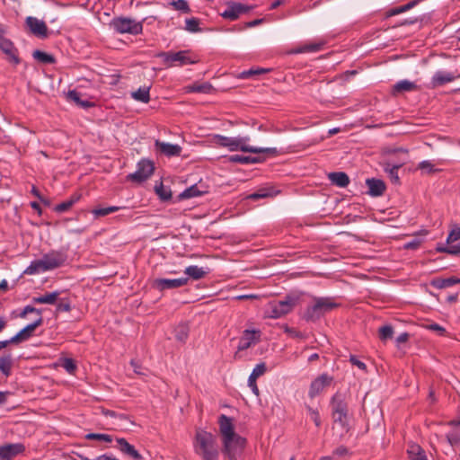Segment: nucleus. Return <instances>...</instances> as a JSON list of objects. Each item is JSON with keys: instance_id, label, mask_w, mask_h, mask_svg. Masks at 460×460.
I'll list each match as a JSON object with an SVG mask.
<instances>
[{"instance_id": "obj_10", "label": "nucleus", "mask_w": 460, "mask_h": 460, "mask_svg": "<svg viewBox=\"0 0 460 460\" xmlns=\"http://www.w3.org/2000/svg\"><path fill=\"white\" fill-rule=\"evenodd\" d=\"M300 296L298 295L288 296L284 300L270 304V311L267 312V317L277 319L284 316L292 311L297 305Z\"/></svg>"}, {"instance_id": "obj_48", "label": "nucleus", "mask_w": 460, "mask_h": 460, "mask_svg": "<svg viewBox=\"0 0 460 460\" xmlns=\"http://www.w3.org/2000/svg\"><path fill=\"white\" fill-rule=\"evenodd\" d=\"M460 239V227L455 226L449 233L447 242V243H452Z\"/></svg>"}, {"instance_id": "obj_22", "label": "nucleus", "mask_w": 460, "mask_h": 460, "mask_svg": "<svg viewBox=\"0 0 460 460\" xmlns=\"http://www.w3.org/2000/svg\"><path fill=\"white\" fill-rule=\"evenodd\" d=\"M208 192L207 187L201 184H193L190 187L184 190L179 195V199H189L196 197H200Z\"/></svg>"}, {"instance_id": "obj_14", "label": "nucleus", "mask_w": 460, "mask_h": 460, "mask_svg": "<svg viewBox=\"0 0 460 460\" xmlns=\"http://www.w3.org/2000/svg\"><path fill=\"white\" fill-rule=\"evenodd\" d=\"M25 22L33 35L41 39L47 38L48 27L43 21L39 20L36 17L28 16Z\"/></svg>"}, {"instance_id": "obj_54", "label": "nucleus", "mask_w": 460, "mask_h": 460, "mask_svg": "<svg viewBox=\"0 0 460 460\" xmlns=\"http://www.w3.org/2000/svg\"><path fill=\"white\" fill-rule=\"evenodd\" d=\"M407 12L404 5L395 7L387 12V16H394Z\"/></svg>"}, {"instance_id": "obj_20", "label": "nucleus", "mask_w": 460, "mask_h": 460, "mask_svg": "<svg viewBox=\"0 0 460 460\" xmlns=\"http://www.w3.org/2000/svg\"><path fill=\"white\" fill-rule=\"evenodd\" d=\"M116 441L118 444L117 448L123 455L128 456L135 460L141 459V455L138 453V451L134 447V446L129 444L125 438H117Z\"/></svg>"}, {"instance_id": "obj_44", "label": "nucleus", "mask_w": 460, "mask_h": 460, "mask_svg": "<svg viewBox=\"0 0 460 460\" xmlns=\"http://www.w3.org/2000/svg\"><path fill=\"white\" fill-rule=\"evenodd\" d=\"M305 408H306L307 414H308L309 418L314 422L316 427H320L322 421H321V417H320V413H319L318 410L314 409L313 407H311L309 405H306Z\"/></svg>"}, {"instance_id": "obj_36", "label": "nucleus", "mask_w": 460, "mask_h": 460, "mask_svg": "<svg viewBox=\"0 0 460 460\" xmlns=\"http://www.w3.org/2000/svg\"><path fill=\"white\" fill-rule=\"evenodd\" d=\"M120 208H121L120 207H117V206H110V207H106V208H96L92 210V214L95 217H105L111 213L117 212Z\"/></svg>"}, {"instance_id": "obj_62", "label": "nucleus", "mask_w": 460, "mask_h": 460, "mask_svg": "<svg viewBox=\"0 0 460 460\" xmlns=\"http://www.w3.org/2000/svg\"><path fill=\"white\" fill-rule=\"evenodd\" d=\"M408 333L406 332H403V333H401L397 338H396V341L397 343H403V342H406L407 340H408Z\"/></svg>"}, {"instance_id": "obj_42", "label": "nucleus", "mask_w": 460, "mask_h": 460, "mask_svg": "<svg viewBox=\"0 0 460 460\" xmlns=\"http://www.w3.org/2000/svg\"><path fill=\"white\" fill-rule=\"evenodd\" d=\"M185 30L190 32H198L200 31L199 22L197 18H189L185 21Z\"/></svg>"}, {"instance_id": "obj_18", "label": "nucleus", "mask_w": 460, "mask_h": 460, "mask_svg": "<svg viewBox=\"0 0 460 460\" xmlns=\"http://www.w3.org/2000/svg\"><path fill=\"white\" fill-rule=\"evenodd\" d=\"M266 372V365L265 363L257 364L252 369L249 378H248V386L251 388L252 392L255 395H259V388L256 385V380L258 377L262 376Z\"/></svg>"}, {"instance_id": "obj_11", "label": "nucleus", "mask_w": 460, "mask_h": 460, "mask_svg": "<svg viewBox=\"0 0 460 460\" xmlns=\"http://www.w3.org/2000/svg\"><path fill=\"white\" fill-rule=\"evenodd\" d=\"M154 169V164L151 161L142 159L137 163V170L128 175V179L134 182H143L153 174Z\"/></svg>"}, {"instance_id": "obj_56", "label": "nucleus", "mask_w": 460, "mask_h": 460, "mask_svg": "<svg viewBox=\"0 0 460 460\" xmlns=\"http://www.w3.org/2000/svg\"><path fill=\"white\" fill-rule=\"evenodd\" d=\"M348 453H349V451H348L347 447L341 446L333 451V456L341 457V456H346Z\"/></svg>"}, {"instance_id": "obj_33", "label": "nucleus", "mask_w": 460, "mask_h": 460, "mask_svg": "<svg viewBox=\"0 0 460 460\" xmlns=\"http://www.w3.org/2000/svg\"><path fill=\"white\" fill-rule=\"evenodd\" d=\"M131 97L137 102L147 103L150 101L149 87H140L131 93Z\"/></svg>"}, {"instance_id": "obj_35", "label": "nucleus", "mask_w": 460, "mask_h": 460, "mask_svg": "<svg viewBox=\"0 0 460 460\" xmlns=\"http://www.w3.org/2000/svg\"><path fill=\"white\" fill-rule=\"evenodd\" d=\"M155 190L160 199L164 201H167L172 198L171 190L168 187H165L162 182H160L158 185H155Z\"/></svg>"}, {"instance_id": "obj_1", "label": "nucleus", "mask_w": 460, "mask_h": 460, "mask_svg": "<svg viewBox=\"0 0 460 460\" xmlns=\"http://www.w3.org/2000/svg\"><path fill=\"white\" fill-rule=\"evenodd\" d=\"M218 429L225 455L229 460H236L244 448L245 439L235 432L234 420L225 414L218 417Z\"/></svg>"}, {"instance_id": "obj_47", "label": "nucleus", "mask_w": 460, "mask_h": 460, "mask_svg": "<svg viewBox=\"0 0 460 460\" xmlns=\"http://www.w3.org/2000/svg\"><path fill=\"white\" fill-rule=\"evenodd\" d=\"M393 334L394 331L390 325H385L379 329V337L383 341L392 338Z\"/></svg>"}, {"instance_id": "obj_16", "label": "nucleus", "mask_w": 460, "mask_h": 460, "mask_svg": "<svg viewBox=\"0 0 460 460\" xmlns=\"http://www.w3.org/2000/svg\"><path fill=\"white\" fill-rule=\"evenodd\" d=\"M332 381V378L326 374H323L320 376H318L317 378H315L311 383L309 393H308L309 396L311 398H314L316 395H318L325 387L330 385Z\"/></svg>"}, {"instance_id": "obj_57", "label": "nucleus", "mask_w": 460, "mask_h": 460, "mask_svg": "<svg viewBox=\"0 0 460 460\" xmlns=\"http://www.w3.org/2000/svg\"><path fill=\"white\" fill-rule=\"evenodd\" d=\"M282 328H283V330H284V332L286 333H288V335H290L292 337H301V334L298 332H296V330L288 327L287 324H284L282 326Z\"/></svg>"}, {"instance_id": "obj_39", "label": "nucleus", "mask_w": 460, "mask_h": 460, "mask_svg": "<svg viewBox=\"0 0 460 460\" xmlns=\"http://www.w3.org/2000/svg\"><path fill=\"white\" fill-rule=\"evenodd\" d=\"M12 367V358L10 356L1 357L0 358V371L8 376L11 371Z\"/></svg>"}, {"instance_id": "obj_21", "label": "nucleus", "mask_w": 460, "mask_h": 460, "mask_svg": "<svg viewBox=\"0 0 460 460\" xmlns=\"http://www.w3.org/2000/svg\"><path fill=\"white\" fill-rule=\"evenodd\" d=\"M368 188V194L372 197L381 196L385 190V184L380 179L371 178L366 180Z\"/></svg>"}, {"instance_id": "obj_5", "label": "nucleus", "mask_w": 460, "mask_h": 460, "mask_svg": "<svg viewBox=\"0 0 460 460\" xmlns=\"http://www.w3.org/2000/svg\"><path fill=\"white\" fill-rule=\"evenodd\" d=\"M331 410L333 421L343 429L348 428L349 410L346 402V394L337 392L331 399Z\"/></svg>"}, {"instance_id": "obj_8", "label": "nucleus", "mask_w": 460, "mask_h": 460, "mask_svg": "<svg viewBox=\"0 0 460 460\" xmlns=\"http://www.w3.org/2000/svg\"><path fill=\"white\" fill-rule=\"evenodd\" d=\"M156 57L163 59V62L168 67L182 66L189 64L198 63V58L191 55L190 50H180L178 52L167 51L159 52Z\"/></svg>"}, {"instance_id": "obj_41", "label": "nucleus", "mask_w": 460, "mask_h": 460, "mask_svg": "<svg viewBox=\"0 0 460 460\" xmlns=\"http://www.w3.org/2000/svg\"><path fill=\"white\" fill-rule=\"evenodd\" d=\"M85 438L90 440H100L107 443L112 441V437L104 433H88L85 435Z\"/></svg>"}, {"instance_id": "obj_25", "label": "nucleus", "mask_w": 460, "mask_h": 460, "mask_svg": "<svg viewBox=\"0 0 460 460\" xmlns=\"http://www.w3.org/2000/svg\"><path fill=\"white\" fill-rule=\"evenodd\" d=\"M0 49H2L8 57L9 59L14 64H19L20 59L17 57V50L13 44L6 39H0Z\"/></svg>"}, {"instance_id": "obj_64", "label": "nucleus", "mask_w": 460, "mask_h": 460, "mask_svg": "<svg viewBox=\"0 0 460 460\" xmlns=\"http://www.w3.org/2000/svg\"><path fill=\"white\" fill-rule=\"evenodd\" d=\"M102 414L115 419V417L118 415V412L111 410H102Z\"/></svg>"}, {"instance_id": "obj_24", "label": "nucleus", "mask_w": 460, "mask_h": 460, "mask_svg": "<svg viewBox=\"0 0 460 460\" xmlns=\"http://www.w3.org/2000/svg\"><path fill=\"white\" fill-rule=\"evenodd\" d=\"M433 288H449L455 285H460V278L450 276L447 278H434L430 281Z\"/></svg>"}, {"instance_id": "obj_3", "label": "nucleus", "mask_w": 460, "mask_h": 460, "mask_svg": "<svg viewBox=\"0 0 460 460\" xmlns=\"http://www.w3.org/2000/svg\"><path fill=\"white\" fill-rule=\"evenodd\" d=\"M250 137H226L222 135L215 136V143L220 146L228 148L231 152L242 151L252 154L267 153L275 155L277 148L275 147H256L249 145Z\"/></svg>"}, {"instance_id": "obj_49", "label": "nucleus", "mask_w": 460, "mask_h": 460, "mask_svg": "<svg viewBox=\"0 0 460 460\" xmlns=\"http://www.w3.org/2000/svg\"><path fill=\"white\" fill-rule=\"evenodd\" d=\"M62 367L69 374H73L76 369V366L72 358H65L62 362Z\"/></svg>"}, {"instance_id": "obj_29", "label": "nucleus", "mask_w": 460, "mask_h": 460, "mask_svg": "<svg viewBox=\"0 0 460 460\" xmlns=\"http://www.w3.org/2000/svg\"><path fill=\"white\" fill-rule=\"evenodd\" d=\"M66 99L75 102L76 105L87 109L93 106V103L87 100H81V94L76 90H69L66 93Z\"/></svg>"}, {"instance_id": "obj_19", "label": "nucleus", "mask_w": 460, "mask_h": 460, "mask_svg": "<svg viewBox=\"0 0 460 460\" xmlns=\"http://www.w3.org/2000/svg\"><path fill=\"white\" fill-rule=\"evenodd\" d=\"M155 146L163 155L168 157L179 156L181 152V147L177 144H171L156 140Z\"/></svg>"}, {"instance_id": "obj_43", "label": "nucleus", "mask_w": 460, "mask_h": 460, "mask_svg": "<svg viewBox=\"0 0 460 460\" xmlns=\"http://www.w3.org/2000/svg\"><path fill=\"white\" fill-rule=\"evenodd\" d=\"M171 4L177 11H181L184 13H189L190 12L189 4L186 0H172Z\"/></svg>"}, {"instance_id": "obj_60", "label": "nucleus", "mask_w": 460, "mask_h": 460, "mask_svg": "<svg viewBox=\"0 0 460 460\" xmlns=\"http://www.w3.org/2000/svg\"><path fill=\"white\" fill-rule=\"evenodd\" d=\"M419 245H420V242H419V241H417V240H412V241H411V242L406 243L404 244V247H405L406 249H411V250H413V249L418 248V247H419Z\"/></svg>"}, {"instance_id": "obj_34", "label": "nucleus", "mask_w": 460, "mask_h": 460, "mask_svg": "<svg viewBox=\"0 0 460 460\" xmlns=\"http://www.w3.org/2000/svg\"><path fill=\"white\" fill-rule=\"evenodd\" d=\"M32 57L34 59L42 64H54L56 61L55 58L52 55L39 49L33 51Z\"/></svg>"}, {"instance_id": "obj_45", "label": "nucleus", "mask_w": 460, "mask_h": 460, "mask_svg": "<svg viewBox=\"0 0 460 460\" xmlns=\"http://www.w3.org/2000/svg\"><path fill=\"white\" fill-rule=\"evenodd\" d=\"M212 85L208 83H204L200 84H193L190 86V91L193 93H208L211 91Z\"/></svg>"}, {"instance_id": "obj_12", "label": "nucleus", "mask_w": 460, "mask_h": 460, "mask_svg": "<svg viewBox=\"0 0 460 460\" xmlns=\"http://www.w3.org/2000/svg\"><path fill=\"white\" fill-rule=\"evenodd\" d=\"M261 339V331L260 330H245L243 332V335L239 341V344L237 347V351L234 354V358H240V352L247 349L251 346L257 344Z\"/></svg>"}, {"instance_id": "obj_13", "label": "nucleus", "mask_w": 460, "mask_h": 460, "mask_svg": "<svg viewBox=\"0 0 460 460\" xmlns=\"http://www.w3.org/2000/svg\"><path fill=\"white\" fill-rule=\"evenodd\" d=\"M252 9V5H247L241 3H230L221 15L225 19L235 21L241 14L248 13Z\"/></svg>"}, {"instance_id": "obj_58", "label": "nucleus", "mask_w": 460, "mask_h": 460, "mask_svg": "<svg viewBox=\"0 0 460 460\" xmlns=\"http://www.w3.org/2000/svg\"><path fill=\"white\" fill-rule=\"evenodd\" d=\"M427 329L438 332L441 335H443L445 333V329L437 323H432V324L427 325Z\"/></svg>"}, {"instance_id": "obj_46", "label": "nucleus", "mask_w": 460, "mask_h": 460, "mask_svg": "<svg viewBox=\"0 0 460 460\" xmlns=\"http://www.w3.org/2000/svg\"><path fill=\"white\" fill-rule=\"evenodd\" d=\"M273 194L270 190L262 189L259 190L258 191H255L248 196V199L252 200H257L259 199H264L268 197H272Z\"/></svg>"}, {"instance_id": "obj_55", "label": "nucleus", "mask_w": 460, "mask_h": 460, "mask_svg": "<svg viewBox=\"0 0 460 460\" xmlns=\"http://www.w3.org/2000/svg\"><path fill=\"white\" fill-rule=\"evenodd\" d=\"M57 310L58 312H68L70 310V303L68 301H61L58 304Z\"/></svg>"}, {"instance_id": "obj_28", "label": "nucleus", "mask_w": 460, "mask_h": 460, "mask_svg": "<svg viewBox=\"0 0 460 460\" xmlns=\"http://www.w3.org/2000/svg\"><path fill=\"white\" fill-rule=\"evenodd\" d=\"M402 164H394L390 162H386L384 164V170L388 174L391 181L394 184H399L400 183V178L398 175V170L402 167Z\"/></svg>"}, {"instance_id": "obj_63", "label": "nucleus", "mask_w": 460, "mask_h": 460, "mask_svg": "<svg viewBox=\"0 0 460 460\" xmlns=\"http://www.w3.org/2000/svg\"><path fill=\"white\" fill-rule=\"evenodd\" d=\"M17 341H13V337L10 340L0 341V350L5 347H7L10 343H16Z\"/></svg>"}, {"instance_id": "obj_7", "label": "nucleus", "mask_w": 460, "mask_h": 460, "mask_svg": "<svg viewBox=\"0 0 460 460\" xmlns=\"http://www.w3.org/2000/svg\"><path fill=\"white\" fill-rule=\"evenodd\" d=\"M340 305L332 297H316L314 303L307 307L305 317L306 320H316Z\"/></svg>"}, {"instance_id": "obj_23", "label": "nucleus", "mask_w": 460, "mask_h": 460, "mask_svg": "<svg viewBox=\"0 0 460 460\" xmlns=\"http://www.w3.org/2000/svg\"><path fill=\"white\" fill-rule=\"evenodd\" d=\"M456 76L450 72L437 71L432 76L431 84L433 87H438L453 82Z\"/></svg>"}, {"instance_id": "obj_52", "label": "nucleus", "mask_w": 460, "mask_h": 460, "mask_svg": "<svg viewBox=\"0 0 460 460\" xmlns=\"http://www.w3.org/2000/svg\"><path fill=\"white\" fill-rule=\"evenodd\" d=\"M440 252H446L450 254H458L460 253V243L457 244L450 245L447 248H438Z\"/></svg>"}, {"instance_id": "obj_31", "label": "nucleus", "mask_w": 460, "mask_h": 460, "mask_svg": "<svg viewBox=\"0 0 460 460\" xmlns=\"http://www.w3.org/2000/svg\"><path fill=\"white\" fill-rule=\"evenodd\" d=\"M229 161L232 163H237L241 164H250L261 163V159L257 156L233 155L229 157Z\"/></svg>"}, {"instance_id": "obj_17", "label": "nucleus", "mask_w": 460, "mask_h": 460, "mask_svg": "<svg viewBox=\"0 0 460 460\" xmlns=\"http://www.w3.org/2000/svg\"><path fill=\"white\" fill-rule=\"evenodd\" d=\"M42 316L36 317L31 323L26 325L18 333H16L13 337V341L20 342L28 340L32 335L35 329L42 323Z\"/></svg>"}, {"instance_id": "obj_6", "label": "nucleus", "mask_w": 460, "mask_h": 460, "mask_svg": "<svg viewBox=\"0 0 460 460\" xmlns=\"http://www.w3.org/2000/svg\"><path fill=\"white\" fill-rule=\"evenodd\" d=\"M185 274L188 278L179 279H158L155 280V285L158 288H178L188 284V279H200L206 275V271L201 267L196 265L189 266L185 269Z\"/></svg>"}, {"instance_id": "obj_51", "label": "nucleus", "mask_w": 460, "mask_h": 460, "mask_svg": "<svg viewBox=\"0 0 460 460\" xmlns=\"http://www.w3.org/2000/svg\"><path fill=\"white\" fill-rule=\"evenodd\" d=\"M269 71H270V69H264V68L252 69V68L247 71H243L242 73V75L243 78H248L253 75H260V74L267 73Z\"/></svg>"}, {"instance_id": "obj_37", "label": "nucleus", "mask_w": 460, "mask_h": 460, "mask_svg": "<svg viewBox=\"0 0 460 460\" xmlns=\"http://www.w3.org/2000/svg\"><path fill=\"white\" fill-rule=\"evenodd\" d=\"M58 293L52 292L44 296H40L37 297H33L32 301L37 304H48L52 305L56 302L58 298Z\"/></svg>"}, {"instance_id": "obj_26", "label": "nucleus", "mask_w": 460, "mask_h": 460, "mask_svg": "<svg viewBox=\"0 0 460 460\" xmlns=\"http://www.w3.org/2000/svg\"><path fill=\"white\" fill-rule=\"evenodd\" d=\"M330 181L340 188H345L349 183V178L347 173L343 172H334L328 174Z\"/></svg>"}, {"instance_id": "obj_53", "label": "nucleus", "mask_w": 460, "mask_h": 460, "mask_svg": "<svg viewBox=\"0 0 460 460\" xmlns=\"http://www.w3.org/2000/svg\"><path fill=\"white\" fill-rule=\"evenodd\" d=\"M419 168L421 170H426L429 172H435L434 165L428 160L422 161L419 164Z\"/></svg>"}, {"instance_id": "obj_2", "label": "nucleus", "mask_w": 460, "mask_h": 460, "mask_svg": "<svg viewBox=\"0 0 460 460\" xmlns=\"http://www.w3.org/2000/svg\"><path fill=\"white\" fill-rule=\"evenodd\" d=\"M193 450L202 460H219L217 438L211 432L198 429L193 438Z\"/></svg>"}, {"instance_id": "obj_9", "label": "nucleus", "mask_w": 460, "mask_h": 460, "mask_svg": "<svg viewBox=\"0 0 460 460\" xmlns=\"http://www.w3.org/2000/svg\"><path fill=\"white\" fill-rule=\"evenodd\" d=\"M110 26L119 34L138 35L143 31L142 22L128 17H115L111 20Z\"/></svg>"}, {"instance_id": "obj_61", "label": "nucleus", "mask_w": 460, "mask_h": 460, "mask_svg": "<svg viewBox=\"0 0 460 460\" xmlns=\"http://www.w3.org/2000/svg\"><path fill=\"white\" fill-rule=\"evenodd\" d=\"M116 420H119L120 422H128L132 424V421L129 420L128 417L122 413H118L117 417H115Z\"/></svg>"}, {"instance_id": "obj_4", "label": "nucleus", "mask_w": 460, "mask_h": 460, "mask_svg": "<svg viewBox=\"0 0 460 460\" xmlns=\"http://www.w3.org/2000/svg\"><path fill=\"white\" fill-rule=\"evenodd\" d=\"M66 261L64 252L58 251H51L44 254L40 259L32 261L28 268L24 270L27 274L42 273L61 267Z\"/></svg>"}, {"instance_id": "obj_27", "label": "nucleus", "mask_w": 460, "mask_h": 460, "mask_svg": "<svg viewBox=\"0 0 460 460\" xmlns=\"http://www.w3.org/2000/svg\"><path fill=\"white\" fill-rule=\"evenodd\" d=\"M418 89V86L415 83L411 82L407 79L398 81L393 86V93H406V92H411Z\"/></svg>"}, {"instance_id": "obj_38", "label": "nucleus", "mask_w": 460, "mask_h": 460, "mask_svg": "<svg viewBox=\"0 0 460 460\" xmlns=\"http://www.w3.org/2000/svg\"><path fill=\"white\" fill-rule=\"evenodd\" d=\"M189 335V328L186 324H180L174 330L175 339L181 342H184Z\"/></svg>"}, {"instance_id": "obj_50", "label": "nucleus", "mask_w": 460, "mask_h": 460, "mask_svg": "<svg viewBox=\"0 0 460 460\" xmlns=\"http://www.w3.org/2000/svg\"><path fill=\"white\" fill-rule=\"evenodd\" d=\"M28 314H35L36 317L41 316V310L37 309L31 305H26L22 312L20 314L21 317H25Z\"/></svg>"}, {"instance_id": "obj_32", "label": "nucleus", "mask_w": 460, "mask_h": 460, "mask_svg": "<svg viewBox=\"0 0 460 460\" xmlns=\"http://www.w3.org/2000/svg\"><path fill=\"white\" fill-rule=\"evenodd\" d=\"M80 199V195L74 194L67 200H65L55 207V211L58 213H64L69 210Z\"/></svg>"}, {"instance_id": "obj_15", "label": "nucleus", "mask_w": 460, "mask_h": 460, "mask_svg": "<svg viewBox=\"0 0 460 460\" xmlns=\"http://www.w3.org/2000/svg\"><path fill=\"white\" fill-rule=\"evenodd\" d=\"M25 447L21 443L6 444L0 447V459L12 460L24 451Z\"/></svg>"}, {"instance_id": "obj_59", "label": "nucleus", "mask_w": 460, "mask_h": 460, "mask_svg": "<svg viewBox=\"0 0 460 460\" xmlns=\"http://www.w3.org/2000/svg\"><path fill=\"white\" fill-rule=\"evenodd\" d=\"M350 362H351L353 365L357 366L358 368L362 369V370H365V369H366V367H367V366H366V364H365L364 362H362V361L358 360V359L356 357H354V356H351V357H350Z\"/></svg>"}, {"instance_id": "obj_40", "label": "nucleus", "mask_w": 460, "mask_h": 460, "mask_svg": "<svg viewBox=\"0 0 460 460\" xmlns=\"http://www.w3.org/2000/svg\"><path fill=\"white\" fill-rule=\"evenodd\" d=\"M323 43L305 44L296 49V53L317 52L323 49Z\"/></svg>"}, {"instance_id": "obj_30", "label": "nucleus", "mask_w": 460, "mask_h": 460, "mask_svg": "<svg viewBox=\"0 0 460 460\" xmlns=\"http://www.w3.org/2000/svg\"><path fill=\"white\" fill-rule=\"evenodd\" d=\"M407 453L409 460H428L424 450L417 444L409 445Z\"/></svg>"}]
</instances>
